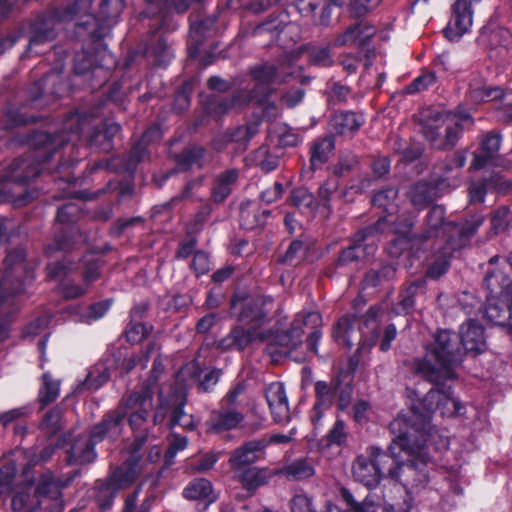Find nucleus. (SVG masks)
Listing matches in <instances>:
<instances>
[{"instance_id": "3c124183", "label": "nucleus", "mask_w": 512, "mask_h": 512, "mask_svg": "<svg viewBox=\"0 0 512 512\" xmlns=\"http://www.w3.org/2000/svg\"><path fill=\"white\" fill-rule=\"evenodd\" d=\"M3 118V127L5 130H14L29 124H35L39 121V117L24 114L20 108L11 103H7L1 110Z\"/></svg>"}, {"instance_id": "49530a36", "label": "nucleus", "mask_w": 512, "mask_h": 512, "mask_svg": "<svg viewBox=\"0 0 512 512\" xmlns=\"http://www.w3.org/2000/svg\"><path fill=\"white\" fill-rule=\"evenodd\" d=\"M282 16V14L270 15L266 20L253 28V37H266L261 43L263 47H271L278 41L280 34L287 25L286 20L282 19Z\"/></svg>"}, {"instance_id": "dca6fc26", "label": "nucleus", "mask_w": 512, "mask_h": 512, "mask_svg": "<svg viewBox=\"0 0 512 512\" xmlns=\"http://www.w3.org/2000/svg\"><path fill=\"white\" fill-rule=\"evenodd\" d=\"M135 481L134 472L117 467L106 479H99L94 486V500L100 512L110 509L121 489L128 488Z\"/></svg>"}, {"instance_id": "393cba45", "label": "nucleus", "mask_w": 512, "mask_h": 512, "mask_svg": "<svg viewBox=\"0 0 512 512\" xmlns=\"http://www.w3.org/2000/svg\"><path fill=\"white\" fill-rule=\"evenodd\" d=\"M365 123L362 113L352 110H336L328 120V135L353 138Z\"/></svg>"}, {"instance_id": "aec40b11", "label": "nucleus", "mask_w": 512, "mask_h": 512, "mask_svg": "<svg viewBox=\"0 0 512 512\" xmlns=\"http://www.w3.org/2000/svg\"><path fill=\"white\" fill-rule=\"evenodd\" d=\"M308 166L302 169V176L311 178L316 171L322 170L335 153L336 140L328 134L318 136L307 144Z\"/></svg>"}, {"instance_id": "39448f33", "label": "nucleus", "mask_w": 512, "mask_h": 512, "mask_svg": "<svg viewBox=\"0 0 512 512\" xmlns=\"http://www.w3.org/2000/svg\"><path fill=\"white\" fill-rule=\"evenodd\" d=\"M414 453L406 455L402 466L390 470V480L399 482L404 489L402 502L385 507L387 512H410L415 505L414 494L425 489L430 482V473L435 462L428 453L427 442L420 437L412 444Z\"/></svg>"}, {"instance_id": "5fc2aeb1", "label": "nucleus", "mask_w": 512, "mask_h": 512, "mask_svg": "<svg viewBox=\"0 0 512 512\" xmlns=\"http://www.w3.org/2000/svg\"><path fill=\"white\" fill-rule=\"evenodd\" d=\"M196 78L190 77L184 80L176 89L173 95L172 110L176 114L187 111L191 105V97L196 85Z\"/></svg>"}, {"instance_id": "e2e57ef3", "label": "nucleus", "mask_w": 512, "mask_h": 512, "mask_svg": "<svg viewBox=\"0 0 512 512\" xmlns=\"http://www.w3.org/2000/svg\"><path fill=\"white\" fill-rule=\"evenodd\" d=\"M11 507L14 511L35 512L40 508L39 500L32 492V487H27L14 493L11 499Z\"/></svg>"}, {"instance_id": "338daca9", "label": "nucleus", "mask_w": 512, "mask_h": 512, "mask_svg": "<svg viewBox=\"0 0 512 512\" xmlns=\"http://www.w3.org/2000/svg\"><path fill=\"white\" fill-rule=\"evenodd\" d=\"M152 329V325H147L142 321L129 320L123 332V336L130 344H138L149 337Z\"/></svg>"}, {"instance_id": "72a5a7b5", "label": "nucleus", "mask_w": 512, "mask_h": 512, "mask_svg": "<svg viewBox=\"0 0 512 512\" xmlns=\"http://www.w3.org/2000/svg\"><path fill=\"white\" fill-rule=\"evenodd\" d=\"M160 408L171 409L169 424L170 427L179 426L188 431H193L196 428V423L192 415L185 412L187 403L186 396L178 391L169 395V399H163V394H159Z\"/></svg>"}, {"instance_id": "f03ea898", "label": "nucleus", "mask_w": 512, "mask_h": 512, "mask_svg": "<svg viewBox=\"0 0 512 512\" xmlns=\"http://www.w3.org/2000/svg\"><path fill=\"white\" fill-rule=\"evenodd\" d=\"M74 17L84 13L75 23V38L88 46L104 47V40L120 21L125 0H73Z\"/></svg>"}, {"instance_id": "412c9836", "label": "nucleus", "mask_w": 512, "mask_h": 512, "mask_svg": "<svg viewBox=\"0 0 512 512\" xmlns=\"http://www.w3.org/2000/svg\"><path fill=\"white\" fill-rule=\"evenodd\" d=\"M505 261L512 271V251L506 255ZM483 288L486 291V299L502 298L512 303V279L503 269L499 267L488 269L483 279Z\"/></svg>"}, {"instance_id": "4be33fe9", "label": "nucleus", "mask_w": 512, "mask_h": 512, "mask_svg": "<svg viewBox=\"0 0 512 512\" xmlns=\"http://www.w3.org/2000/svg\"><path fill=\"white\" fill-rule=\"evenodd\" d=\"M190 28L187 40L188 57L196 59L200 54V48L207 38L214 36L217 31L218 16H196L189 17Z\"/></svg>"}, {"instance_id": "864d4df0", "label": "nucleus", "mask_w": 512, "mask_h": 512, "mask_svg": "<svg viewBox=\"0 0 512 512\" xmlns=\"http://www.w3.org/2000/svg\"><path fill=\"white\" fill-rule=\"evenodd\" d=\"M500 182V174L491 172L487 176L473 181L469 187V200L471 203H483L489 189L496 188Z\"/></svg>"}, {"instance_id": "1a4fd4ad", "label": "nucleus", "mask_w": 512, "mask_h": 512, "mask_svg": "<svg viewBox=\"0 0 512 512\" xmlns=\"http://www.w3.org/2000/svg\"><path fill=\"white\" fill-rule=\"evenodd\" d=\"M24 248L17 247L7 252L3 261L4 272L0 276V307L10 298L28 294L33 287L35 265L27 261Z\"/></svg>"}, {"instance_id": "bf43d9fd", "label": "nucleus", "mask_w": 512, "mask_h": 512, "mask_svg": "<svg viewBox=\"0 0 512 512\" xmlns=\"http://www.w3.org/2000/svg\"><path fill=\"white\" fill-rule=\"evenodd\" d=\"M287 201L288 204L297 208L300 212H313L318 207L313 193L305 187H297L292 189Z\"/></svg>"}, {"instance_id": "a211bd4d", "label": "nucleus", "mask_w": 512, "mask_h": 512, "mask_svg": "<svg viewBox=\"0 0 512 512\" xmlns=\"http://www.w3.org/2000/svg\"><path fill=\"white\" fill-rule=\"evenodd\" d=\"M481 0H456L451 6V19L444 28V36L455 41L467 33L473 23L474 6Z\"/></svg>"}, {"instance_id": "a19ab883", "label": "nucleus", "mask_w": 512, "mask_h": 512, "mask_svg": "<svg viewBox=\"0 0 512 512\" xmlns=\"http://www.w3.org/2000/svg\"><path fill=\"white\" fill-rule=\"evenodd\" d=\"M244 420V415L237 408L221 406L211 413L207 425L209 431L222 433L233 430Z\"/></svg>"}, {"instance_id": "ea45409f", "label": "nucleus", "mask_w": 512, "mask_h": 512, "mask_svg": "<svg viewBox=\"0 0 512 512\" xmlns=\"http://www.w3.org/2000/svg\"><path fill=\"white\" fill-rule=\"evenodd\" d=\"M352 474L357 482L368 489L376 488L382 480L379 468L366 453L356 457L352 465Z\"/></svg>"}, {"instance_id": "c85d7f7f", "label": "nucleus", "mask_w": 512, "mask_h": 512, "mask_svg": "<svg viewBox=\"0 0 512 512\" xmlns=\"http://www.w3.org/2000/svg\"><path fill=\"white\" fill-rule=\"evenodd\" d=\"M81 214V208L73 202H68L58 207L56 222L66 226V228H61L55 234L54 241L58 250L66 251L72 247L74 239L70 227L79 220Z\"/></svg>"}, {"instance_id": "58836bf2", "label": "nucleus", "mask_w": 512, "mask_h": 512, "mask_svg": "<svg viewBox=\"0 0 512 512\" xmlns=\"http://www.w3.org/2000/svg\"><path fill=\"white\" fill-rule=\"evenodd\" d=\"M239 176L237 168H229L215 175L210 186V201L214 204L224 203L232 194Z\"/></svg>"}, {"instance_id": "2eb2a0df", "label": "nucleus", "mask_w": 512, "mask_h": 512, "mask_svg": "<svg viewBox=\"0 0 512 512\" xmlns=\"http://www.w3.org/2000/svg\"><path fill=\"white\" fill-rule=\"evenodd\" d=\"M145 8L140 12L139 19L149 28L151 34L161 30L173 31L176 25L173 22L172 9L178 14L185 13L193 3L203 0H144Z\"/></svg>"}, {"instance_id": "5701e85b", "label": "nucleus", "mask_w": 512, "mask_h": 512, "mask_svg": "<svg viewBox=\"0 0 512 512\" xmlns=\"http://www.w3.org/2000/svg\"><path fill=\"white\" fill-rule=\"evenodd\" d=\"M139 56L147 58L156 67L165 68L172 60L173 53L166 39L160 35L156 40L145 44L138 50L128 52L124 68H129Z\"/></svg>"}, {"instance_id": "09e8293b", "label": "nucleus", "mask_w": 512, "mask_h": 512, "mask_svg": "<svg viewBox=\"0 0 512 512\" xmlns=\"http://www.w3.org/2000/svg\"><path fill=\"white\" fill-rule=\"evenodd\" d=\"M426 281L423 278L416 279L404 285L398 294V307L401 313L409 314L415 307V298L425 292Z\"/></svg>"}, {"instance_id": "f8f14e48", "label": "nucleus", "mask_w": 512, "mask_h": 512, "mask_svg": "<svg viewBox=\"0 0 512 512\" xmlns=\"http://www.w3.org/2000/svg\"><path fill=\"white\" fill-rule=\"evenodd\" d=\"M164 372L162 360L155 358L148 378L141 386L123 397V405L131 409L129 426L133 432H143L153 410L154 390L158 385L160 376Z\"/></svg>"}, {"instance_id": "c03bdc74", "label": "nucleus", "mask_w": 512, "mask_h": 512, "mask_svg": "<svg viewBox=\"0 0 512 512\" xmlns=\"http://www.w3.org/2000/svg\"><path fill=\"white\" fill-rule=\"evenodd\" d=\"M82 43V51L77 53L74 57L73 71L76 75H85L88 72L95 73L97 70L103 68L102 64L98 63L97 55L101 52L107 51V44L104 42V47L88 46Z\"/></svg>"}, {"instance_id": "473e14b6", "label": "nucleus", "mask_w": 512, "mask_h": 512, "mask_svg": "<svg viewBox=\"0 0 512 512\" xmlns=\"http://www.w3.org/2000/svg\"><path fill=\"white\" fill-rule=\"evenodd\" d=\"M68 91L69 84L60 74H46L30 87L29 100L31 103H36L42 98L55 100L63 97Z\"/></svg>"}, {"instance_id": "2f4dec72", "label": "nucleus", "mask_w": 512, "mask_h": 512, "mask_svg": "<svg viewBox=\"0 0 512 512\" xmlns=\"http://www.w3.org/2000/svg\"><path fill=\"white\" fill-rule=\"evenodd\" d=\"M502 135L497 131H489L484 134L479 143V150L473 153L470 170H481L490 165H496L499 159V151Z\"/></svg>"}, {"instance_id": "13d9d810", "label": "nucleus", "mask_w": 512, "mask_h": 512, "mask_svg": "<svg viewBox=\"0 0 512 512\" xmlns=\"http://www.w3.org/2000/svg\"><path fill=\"white\" fill-rule=\"evenodd\" d=\"M398 188L392 185L378 190L372 197V204L381 208L387 216H392L398 212V206L395 200L398 196Z\"/></svg>"}, {"instance_id": "37998d69", "label": "nucleus", "mask_w": 512, "mask_h": 512, "mask_svg": "<svg viewBox=\"0 0 512 512\" xmlns=\"http://www.w3.org/2000/svg\"><path fill=\"white\" fill-rule=\"evenodd\" d=\"M182 495L187 500L203 503L204 509H207L218 499L211 481L206 478H194L189 481L183 489Z\"/></svg>"}, {"instance_id": "69168bd1", "label": "nucleus", "mask_w": 512, "mask_h": 512, "mask_svg": "<svg viewBox=\"0 0 512 512\" xmlns=\"http://www.w3.org/2000/svg\"><path fill=\"white\" fill-rule=\"evenodd\" d=\"M153 350V345L149 344L145 350H141L140 353L132 354L128 357H124L117 364L120 374L122 376L129 374L136 366L141 365L142 368H146L150 358V353Z\"/></svg>"}, {"instance_id": "79ce46f5", "label": "nucleus", "mask_w": 512, "mask_h": 512, "mask_svg": "<svg viewBox=\"0 0 512 512\" xmlns=\"http://www.w3.org/2000/svg\"><path fill=\"white\" fill-rule=\"evenodd\" d=\"M509 37V30L501 26L493 17L479 30L476 43L483 49H495L503 45Z\"/></svg>"}, {"instance_id": "20e7f679", "label": "nucleus", "mask_w": 512, "mask_h": 512, "mask_svg": "<svg viewBox=\"0 0 512 512\" xmlns=\"http://www.w3.org/2000/svg\"><path fill=\"white\" fill-rule=\"evenodd\" d=\"M381 313V306L372 305L364 314H345L334 324L332 336L335 342L348 349L358 345L356 351L348 359V367L351 371H355L359 365L361 350L369 351L377 345Z\"/></svg>"}, {"instance_id": "f704fd0d", "label": "nucleus", "mask_w": 512, "mask_h": 512, "mask_svg": "<svg viewBox=\"0 0 512 512\" xmlns=\"http://www.w3.org/2000/svg\"><path fill=\"white\" fill-rule=\"evenodd\" d=\"M265 334L255 335L243 325H234L226 336L216 342V348L221 352L238 351L243 352L255 340H265Z\"/></svg>"}, {"instance_id": "680f3d73", "label": "nucleus", "mask_w": 512, "mask_h": 512, "mask_svg": "<svg viewBox=\"0 0 512 512\" xmlns=\"http://www.w3.org/2000/svg\"><path fill=\"white\" fill-rule=\"evenodd\" d=\"M284 474L289 480L301 481L312 477L315 469L308 459L300 458L286 465Z\"/></svg>"}, {"instance_id": "4c0bfd02", "label": "nucleus", "mask_w": 512, "mask_h": 512, "mask_svg": "<svg viewBox=\"0 0 512 512\" xmlns=\"http://www.w3.org/2000/svg\"><path fill=\"white\" fill-rule=\"evenodd\" d=\"M231 470L234 472L235 480L250 496L254 495L259 488L267 485L272 477L269 468L253 466Z\"/></svg>"}, {"instance_id": "a878e982", "label": "nucleus", "mask_w": 512, "mask_h": 512, "mask_svg": "<svg viewBox=\"0 0 512 512\" xmlns=\"http://www.w3.org/2000/svg\"><path fill=\"white\" fill-rule=\"evenodd\" d=\"M469 241L458 240V242H443L442 240L433 243L434 259L428 265L425 277L437 280L442 277L451 264L454 254L464 248Z\"/></svg>"}, {"instance_id": "052dcab7", "label": "nucleus", "mask_w": 512, "mask_h": 512, "mask_svg": "<svg viewBox=\"0 0 512 512\" xmlns=\"http://www.w3.org/2000/svg\"><path fill=\"white\" fill-rule=\"evenodd\" d=\"M60 392V381L54 380L50 372H45L42 375V386L38 393V402L41 408H44L54 402Z\"/></svg>"}, {"instance_id": "e433bc0d", "label": "nucleus", "mask_w": 512, "mask_h": 512, "mask_svg": "<svg viewBox=\"0 0 512 512\" xmlns=\"http://www.w3.org/2000/svg\"><path fill=\"white\" fill-rule=\"evenodd\" d=\"M375 32L374 26L364 21H357L349 25L343 33L338 35L335 43L338 46L354 45L360 50H366L370 46Z\"/></svg>"}, {"instance_id": "603ef678", "label": "nucleus", "mask_w": 512, "mask_h": 512, "mask_svg": "<svg viewBox=\"0 0 512 512\" xmlns=\"http://www.w3.org/2000/svg\"><path fill=\"white\" fill-rule=\"evenodd\" d=\"M396 276V268L390 263L382 264L379 268L367 270L361 281L363 289L377 288Z\"/></svg>"}, {"instance_id": "ddd939ff", "label": "nucleus", "mask_w": 512, "mask_h": 512, "mask_svg": "<svg viewBox=\"0 0 512 512\" xmlns=\"http://www.w3.org/2000/svg\"><path fill=\"white\" fill-rule=\"evenodd\" d=\"M377 231L376 224L369 225L351 234L347 241L348 245L339 250L336 257L323 268V275L327 278H334L348 274L354 265L363 261L369 254L372 247L365 242Z\"/></svg>"}, {"instance_id": "c9c22d12", "label": "nucleus", "mask_w": 512, "mask_h": 512, "mask_svg": "<svg viewBox=\"0 0 512 512\" xmlns=\"http://www.w3.org/2000/svg\"><path fill=\"white\" fill-rule=\"evenodd\" d=\"M484 317L488 323L499 326L507 335L512 336V303L502 298H488Z\"/></svg>"}, {"instance_id": "7ed1b4c3", "label": "nucleus", "mask_w": 512, "mask_h": 512, "mask_svg": "<svg viewBox=\"0 0 512 512\" xmlns=\"http://www.w3.org/2000/svg\"><path fill=\"white\" fill-rule=\"evenodd\" d=\"M435 386L423 398L414 402L409 411L401 412L396 417L405 421L403 430L414 440H419L421 437L428 442L432 416L437 410H441L442 415L449 416L460 415L464 410V406L453 397L451 386H446L444 381Z\"/></svg>"}, {"instance_id": "cd10ccee", "label": "nucleus", "mask_w": 512, "mask_h": 512, "mask_svg": "<svg viewBox=\"0 0 512 512\" xmlns=\"http://www.w3.org/2000/svg\"><path fill=\"white\" fill-rule=\"evenodd\" d=\"M268 441L255 438L245 441L241 446L232 451L228 463L231 469L253 467L254 463L265 459Z\"/></svg>"}, {"instance_id": "6e6d98bb", "label": "nucleus", "mask_w": 512, "mask_h": 512, "mask_svg": "<svg viewBox=\"0 0 512 512\" xmlns=\"http://www.w3.org/2000/svg\"><path fill=\"white\" fill-rule=\"evenodd\" d=\"M103 264V260L92 252L85 253L81 257L79 266L82 270V280L86 285H90L101 278Z\"/></svg>"}, {"instance_id": "6ab92c4d", "label": "nucleus", "mask_w": 512, "mask_h": 512, "mask_svg": "<svg viewBox=\"0 0 512 512\" xmlns=\"http://www.w3.org/2000/svg\"><path fill=\"white\" fill-rule=\"evenodd\" d=\"M79 469L69 472L64 478L55 476L51 470H46L38 479L33 493L41 507L45 499L58 500L62 496V489L69 487L80 476Z\"/></svg>"}, {"instance_id": "9d476101", "label": "nucleus", "mask_w": 512, "mask_h": 512, "mask_svg": "<svg viewBox=\"0 0 512 512\" xmlns=\"http://www.w3.org/2000/svg\"><path fill=\"white\" fill-rule=\"evenodd\" d=\"M405 421L401 418L393 419L389 424V430L394 435L387 449L379 446L370 445L366 448V454L370 456L375 466L379 468L382 479H390V470L397 466H402L404 457L413 452L412 444L414 438L403 430Z\"/></svg>"}, {"instance_id": "9b49d317", "label": "nucleus", "mask_w": 512, "mask_h": 512, "mask_svg": "<svg viewBox=\"0 0 512 512\" xmlns=\"http://www.w3.org/2000/svg\"><path fill=\"white\" fill-rule=\"evenodd\" d=\"M297 61V56L292 52L285 53L278 59L276 64L261 63L250 68L249 74L255 81L251 90V98L258 104L263 105L269 101L274 89L271 84L283 85L291 82V77L296 76L293 71H286Z\"/></svg>"}, {"instance_id": "7c9ffc66", "label": "nucleus", "mask_w": 512, "mask_h": 512, "mask_svg": "<svg viewBox=\"0 0 512 512\" xmlns=\"http://www.w3.org/2000/svg\"><path fill=\"white\" fill-rule=\"evenodd\" d=\"M304 331L300 324L292 323L286 330L276 331L268 344L271 354L292 357L303 344Z\"/></svg>"}, {"instance_id": "8fccbe9b", "label": "nucleus", "mask_w": 512, "mask_h": 512, "mask_svg": "<svg viewBox=\"0 0 512 512\" xmlns=\"http://www.w3.org/2000/svg\"><path fill=\"white\" fill-rule=\"evenodd\" d=\"M206 149L200 145L185 147L181 152L174 153L172 158L180 171L186 172L192 169L194 165L202 167V161L205 157Z\"/></svg>"}, {"instance_id": "423d86ee", "label": "nucleus", "mask_w": 512, "mask_h": 512, "mask_svg": "<svg viewBox=\"0 0 512 512\" xmlns=\"http://www.w3.org/2000/svg\"><path fill=\"white\" fill-rule=\"evenodd\" d=\"M462 348L456 332L449 329H438L433 334L432 341L425 346L427 355L438 367L429 359L419 358L414 363L415 373L433 384L453 379L454 368L464 358Z\"/></svg>"}, {"instance_id": "4d7b16f0", "label": "nucleus", "mask_w": 512, "mask_h": 512, "mask_svg": "<svg viewBox=\"0 0 512 512\" xmlns=\"http://www.w3.org/2000/svg\"><path fill=\"white\" fill-rule=\"evenodd\" d=\"M270 214V210L267 209L241 206L239 215L240 226L241 228L249 231L258 227H263Z\"/></svg>"}, {"instance_id": "f3484780", "label": "nucleus", "mask_w": 512, "mask_h": 512, "mask_svg": "<svg viewBox=\"0 0 512 512\" xmlns=\"http://www.w3.org/2000/svg\"><path fill=\"white\" fill-rule=\"evenodd\" d=\"M92 437L77 434L72 430L63 432L57 437V446L66 452L68 465H86L96 459L95 446Z\"/></svg>"}, {"instance_id": "774afa93", "label": "nucleus", "mask_w": 512, "mask_h": 512, "mask_svg": "<svg viewBox=\"0 0 512 512\" xmlns=\"http://www.w3.org/2000/svg\"><path fill=\"white\" fill-rule=\"evenodd\" d=\"M308 54V65L321 68L333 66L334 60L331 50L327 46H309L306 48Z\"/></svg>"}, {"instance_id": "de8ad7c7", "label": "nucleus", "mask_w": 512, "mask_h": 512, "mask_svg": "<svg viewBox=\"0 0 512 512\" xmlns=\"http://www.w3.org/2000/svg\"><path fill=\"white\" fill-rule=\"evenodd\" d=\"M437 197L438 186L424 180H419L411 185L408 191V198L418 211L427 208Z\"/></svg>"}, {"instance_id": "f257e3e1", "label": "nucleus", "mask_w": 512, "mask_h": 512, "mask_svg": "<svg viewBox=\"0 0 512 512\" xmlns=\"http://www.w3.org/2000/svg\"><path fill=\"white\" fill-rule=\"evenodd\" d=\"M86 117L78 111H70L65 115L60 129L51 131L33 130L27 135V144L32 153L15 158L8 166L6 172L0 177V183L9 181L26 185L38 176L48 173L53 181L63 180L68 184H76L77 179L67 173H62L74 167L78 158L64 157V150L74 139H79Z\"/></svg>"}, {"instance_id": "a18cd8bd", "label": "nucleus", "mask_w": 512, "mask_h": 512, "mask_svg": "<svg viewBox=\"0 0 512 512\" xmlns=\"http://www.w3.org/2000/svg\"><path fill=\"white\" fill-rule=\"evenodd\" d=\"M121 130L120 124L104 121L93 129L89 136V144L102 152L109 153L114 149V138Z\"/></svg>"}, {"instance_id": "4468645a", "label": "nucleus", "mask_w": 512, "mask_h": 512, "mask_svg": "<svg viewBox=\"0 0 512 512\" xmlns=\"http://www.w3.org/2000/svg\"><path fill=\"white\" fill-rule=\"evenodd\" d=\"M70 3L65 6L47 8L35 14L28 24L29 42L26 52L35 46L44 45L56 39V25L74 20Z\"/></svg>"}, {"instance_id": "c756f323", "label": "nucleus", "mask_w": 512, "mask_h": 512, "mask_svg": "<svg viewBox=\"0 0 512 512\" xmlns=\"http://www.w3.org/2000/svg\"><path fill=\"white\" fill-rule=\"evenodd\" d=\"M458 337L463 347V355L473 357L487 350L485 328L475 319H468L459 329Z\"/></svg>"}, {"instance_id": "0eeeda50", "label": "nucleus", "mask_w": 512, "mask_h": 512, "mask_svg": "<svg viewBox=\"0 0 512 512\" xmlns=\"http://www.w3.org/2000/svg\"><path fill=\"white\" fill-rule=\"evenodd\" d=\"M484 222L481 214L472 215L464 223L445 220V209L441 205H433L425 218L426 228L419 234L421 241L435 238L433 243L469 241Z\"/></svg>"}, {"instance_id": "b1692460", "label": "nucleus", "mask_w": 512, "mask_h": 512, "mask_svg": "<svg viewBox=\"0 0 512 512\" xmlns=\"http://www.w3.org/2000/svg\"><path fill=\"white\" fill-rule=\"evenodd\" d=\"M132 413L131 409H128L123 405V398L116 409L109 410L104 414L101 421L94 424L89 434L93 439L94 443L102 442L106 437H116L122 430V423L124 418L130 417Z\"/></svg>"}, {"instance_id": "bb28decb", "label": "nucleus", "mask_w": 512, "mask_h": 512, "mask_svg": "<svg viewBox=\"0 0 512 512\" xmlns=\"http://www.w3.org/2000/svg\"><path fill=\"white\" fill-rule=\"evenodd\" d=\"M340 383V377L333 378L330 383L323 380L315 382V402L310 412V420L314 426L320 423L324 412L332 408Z\"/></svg>"}, {"instance_id": "6e6552de", "label": "nucleus", "mask_w": 512, "mask_h": 512, "mask_svg": "<svg viewBox=\"0 0 512 512\" xmlns=\"http://www.w3.org/2000/svg\"><path fill=\"white\" fill-rule=\"evenodd\" d=\"M272 303L270 296L251 295L247 291L236 289L229 299L228 315L236 324L260 335L262 333L259 331L272 320L268 308Z\"/></svg>"}, {"instance_id": "0e129e2a", "label": "nucleus", "mask_w": 512, "mask_h": 512, "mask_svg": "<svg viewBox=\"0 0 512 512\" xmlns=\"http://www.w3.org/2000/svg\"><path fill=\"white\" fill-rule=\"evenodd\" d=\"M340 494L347 505V509L343 510L335 504H328L325 512H372L371 503H368L367 501H356L352 493L347 488L342 487Z\"/></svg>"}]
</instances>
